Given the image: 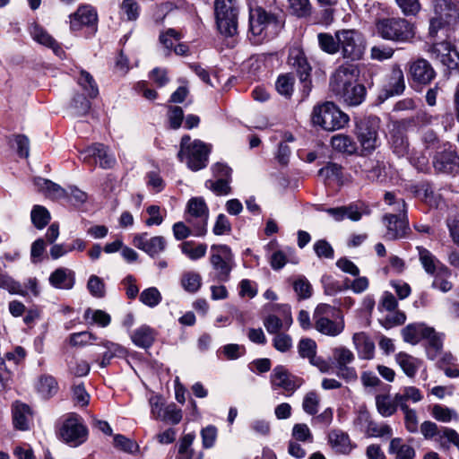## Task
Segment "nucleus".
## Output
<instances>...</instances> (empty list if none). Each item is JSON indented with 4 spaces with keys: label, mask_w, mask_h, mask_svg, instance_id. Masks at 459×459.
Returning <instances> with one entry per match:
<instances>
[{
    "label": "nucleus",
    "mask_w": 459,
    "mask_h": 459,
    "mask_svg": "<svg viewBox=\"0 0 459 459\" xmlns=\"http://www.w3.org/2000/svg\"><path fill=\"white\" fill-rule=\"evenodd\" d=\"M87 289L91 295L97 299H100L105 296V283L99 276H90L87 282Z\"/></svg>",
    "instance_id": "nucleus-59"
},
{
    "label": "nucleus",
    "mask_w": 459,
    "mask_h": 459,
    "mask_svg": "<svg viewBox=\"0 0 459 459\" xmlns=\"http://www.w3.org/2000/svg\"><path fill=\"white\" fill-rule=\"evenodd\" d=\"M432 417L437 421L448 423L452 420H458L459 416L457 412L448 407L441 404H434L431 409Z\"/></svg>",
    "instance_id": "nucleus-46"
},
{
    "label": "nucleus",
    "mask_w": 459,
    "mask_h": 459,
    "mask_svg": "<svg viewBox=\"0 0 459 459\" xmlns=\"http://www.w3.org/2000/svg\"><path fill=\"white\" fill-rule=\"evenodd\" d=\"M275 87L281 95L290 97L294 89V76L291 74L279 75Z\"/></svg>",
    "instance_id": "nucleus-51"
},
{
    "label": "nucleus",
    "mask_w": 459,
    "mask_h": 459,
    "mask_svg": "<svg viewBox=\"0 0 459 459\" xmlns=\"http://www.w3.org/2000/svg\"><path fill=\"white\" fill-rule=\"evenodd\" d=\"M97 336L88 331L74 333L69 335V343L73 347H83L96 341Z\"/></svg>",
    "instance_id": "nucleus-56"
},
{
    "label": "nucleus",
    "mask_w": 459,
    "mask_h": 459,
    "mask_svg": "<svg viewBox=\"0 0 459 459\" xmlns=\"http://www.w3.org/2000/svg\"><path fill=\"white\" fill-rule=\"evenodd\" d=\"M30 218L33 225L39 230L45 228L51 220L49 212L41 205H35L32 208Z\"/></svg>",
    "instance_id": "nucleus-50"
},
{
    "label": "nucleus",
    "mask_w": 459,
    "mask_h": 459,
    "mask_svg": "<svg viewBox=\"0 0 459 459\" xmlns=\"http://www.w3.org/2000/svg\"><path fill=\"white\" fill-rule=\"evenodd\" d=\"M114 446L129 454H135L139 451V446L134 440L127 438L124 435H115L113 438Z\"/></svg>",
    "instance_id": "nucleus-55"
},
{
    "label": "nucleus",
    "mask_w": 459,
    "mask_h": 459,
    "mask_svg": "<svg viewBox=\"0 0 459 459\" xmlns=\"http://www.w3.org/2000/svg\"><path fill=\"white\" fill-rule=\"evenodd\" d=\"M328 442L339 454L347 455L353 448L349 435L341 429H333L328 435Z\"/></svg>",
    "instance_id": "nucleus-26"
},
{
    "label": "nucleus",
    "mask_w": 459,
    "mask_h": 459,
    "mask_svg": "<svg viewBox=\"0 0 459 459\" xmlns=\"http://www.w3.org/2000/svg\"><path fill=\"white\" fill-rule=\"evenodd\" d=\"M395 361L400 366L403 373L410 378L416 376L419 368L422 365L421 359L403 351L398 352L395 355Z\"/></svg>",
    "instance_id": "nucleus-29"
},
{
    "label": "nucleus",
    "mask_w": 459,
    "mask_h": 459,
    "mask_svg": "<svg viewBox=\"0 0 459 459\" xmlns=\"http://www.w3.org/2000/svg\"><path fill=\"white\" fill-rule=\"evenodd\" d=\"M292 437L300 442H313V434L305 423H297L292 428Z\"/></svg>",
    "instance_id": "nucleus-60"
},
{
    "label": "nucleus",
    "mask_w": 459,
    "mask_h": 459,
    "mask_svg": "<svg viewBox=\"0 0 459 459\" xmlns=\"http://www.w3.org/2000/svg\"><path fill=\"white\" fill-rule=\"evenodd\" d=\"M435 441L443 450H449L452 445L459 448V434L453 429L442 428Z\"/></svg>",
    "instance_id": "nucleus-41"
},
{
    "label": "nucleus",
    "mask_w": 459,
    "mask_h": 459,
    "mask_svg": "<svg viewBox=\"0 0 459 459\" xmlns=\"http://www.w3.org/2000/svg\"><path fill=\"white\" fill-rule=\"evenodd\" d=\"M210 152L209 145L201 140H192L189 135H184L181 138L178 158L180 161L186 162L192 171H198L207 166Z\"/></svg>",
    "instance_id": "nucleus-2"
},
{
    "label": "nucleus",
    "mask_w": 459,
    "mask_h": 459,
    "mask_svg": "<svg viewBox=\"0 0 459 459\" xmlns=\"http://www.w3.org/2000/svg\"><path fill=\"white\" fill-rule=\"evenodd\" d=\"M446 225L452 240L459 246V212L450 214L446 220Z\"/></svg>",
    "instance_id": "nucleus-64"
},
{
    "label": "nucleus",
    "mask_w": 459,
    "mask_h": 459,
    "mask_svg": "<svg viewBox=\"0 0 459 459\" xmlns=\"http://www.w3.org/2000/svg\"><path fill=\"white\" fill-rule=\"evenodd\" d=\"M433 166L438 172H456L459 169V157L454 146L450 143H445L442 147V151L435 155Z\"/></svg>",
    "instance_id": "nucleus-16"
},
{
    "label": "nucleus",
    "mask_w": 459,
    "mask_h": 459,
    "mask_svg": "<svg viewBox=\"0 0 459 459\" xmlns=\"http://www.w3.org/2000/svg\"><path fill=\"white\" fill-rule=\"evenodd\" d=\"M375 400L377 410L381 416L391 417L396 412L395 401L389 394H377Z\"/></svg>",
    "instance_id": "nucleus-43"
},
{
    "label": "nucleus",
    "mask_w": 459,
    "mask_h": 459,
    "mask_svg": "<svg viewBox=\"0 0 459 459\" xmlns=\"http://www.w3.org/2000/svg\"><path fill=\"white\" fill-rule=\"evenodd\" d=\"M181 286L186 291L195 293L198 291L202 286V277L196 272H186L181 276Z\"/></svg>",
    "instance_id": "nucleus-45"
},
{
    "label": "nucleus",
    "mask_w": 459,
    "mask_h": 459,
    "mask_svg": "<svg viewBox=\"0 0 459 459\" xmlns=\"http://www.w3.org/2000/svg\"><path fill=\"white\" fill-rule=\"evenodd\" d=\"M160 420L170 422L172 424H178L182 420L181 410L178 409L176 404L170 403L165 406Z\"/></svg>",
    "instance_id": "nucleus-63"
},
{
    "label": "nucleus",
    "mask_w": 459,
    "mask_h": 459,
    "mask_svg": "<svg viewBox=\"0 0 459 459\" xmlns=\"http://www.w3.org/2000/svg\"><path fill=\"white\" fill-rule=\"evenodd\" d=\"M317 39L320 48L325 53L333 55L339 52L340 44L335 35L333 36L329 33H319L317 35Z\"/></svg>",
    "instance_id": "nucleus-49"
},
{
    "label": "nucleus",
    "mask_w": 459,
    "mask_h": 459,
    "mask_svg": "<svg viewBox=\"0 0 459 459\" xmlns=\"http://www.w3.org/2000/svg\"><path fill=\"white\" fill-rule=\"evenodd\" d=\"M200 435L202 437L203 447L209 449L213 447L215 445L218 436V429L213 425H208L201 429Z\"/></svg>",
    "instance_id": "nucleus-58"
},
{
    "label": "nucleus",
    "mask_w": 459,
    "mask_h": 459,
    "mask_svg": "<svg viewBox=\"0 0 459 459\" xmlns=\"http://www.w3.org/2000/svg\"><path fill=\"white\" fill-rule=\"evenodd\" d=\"M349 120V116L333 102H325L316 106L312 112L313 124L326 131L342 129Z\"/></svg>",
    "instance_id": "nucleus-4"
},
{
    "label": "nucleus",
    "mask_w": 459,
    "mask_h": 459,
    "mask_svg": "<svg viewBox=\"0 0 459 459\" xmlns=\"http://www.w3.org/2000/svg\"><path fill=\"white\" fill-rule=\"evenodd\" d=\"M391 147L398 157H403L409 152V143L404 133L400 128H394L391 132Z\"/></svg>",
    "instance_id": "nucleus-35"
},
{
    "label": "nucleus",
    "mask_w": 459,
    "mask_h": 459,
    "mask_svg": "<svg viewBox=\"0 0 459 459\" xmlns=\"http://www.w3.org/2000/svg\"><path fill=\"white\" fill-rule=\"evenodd\" d=\"M30 408L22 403H14L13 405V421L16 429L20 430H27L30 427L31 420Z\"/></svg>",
    "instance_id": "nucleus-28"
},
{
    "label": "nucleus",
    "mask_w": 459,
    "mask_h": 459,
    "mask_svg": "<svg viewBox=\"0 0 459 459\" xmlns=\"http://www.w3.org/2000/svg\"><path fill=\"white\" fill-rule=\"evenodd\" d=\"M429 332V326L422 323L408 325L402 330L403 341L411 344L418 343Z\"/></svg>",
    "instance_id": "nucleus-32"
},
{
    "label": "nucleus",
    "mask_w": 459,
    "mask_h": 459,
    "mask_svg": "<svg viewBox=\"0 0 459 459\" xmlns=\"http://www.w3.org/2000/svg\"><path fill=\"white\" fill-rule=\"evenodd\" d=\"M52 287L60 290H71L75 283L74 273L65 267L56 269L48 278Z\"/></svg>",
    "instance_id": "nucleus-24"
},
{
    "label": "nucleus",
    "mask_w": 459,
    "mask_h": 459,
    "mask_svg": "<svg viewBox=\"0 0 459 459\" xmlns=\"http://www.w3.org/2000/svg\"><path fill=\"white\" fill-rule=\"evenodd\" d=\"M358 420L365 423V434L369 437L391 438L394 434L390 425L372 420L367 412L361 413Z\"/></svg>",
    "instance_id": "nucleus-20"
},
{
    "label": "nucleus",
    "mask_w": 459,
    "mask_h": 459,
    "mask_svg": "<svg viewBox=\"0 0 459 459\" xmlns=\"http://www.w3.org/2000/svg\"><path fill=\"white\" fill-rule=\"evenodd\" d=\"M299 353L302 358H307L309 362L316 366L322 372L328 370V364L321 358L316 357V343L314 340L309 338L300 340Z\"/></svg>",
    "instance_id": "nucleus-22"
},
{
    "label": "nucleus",
    "mask_w": 459,
    "mask_h": 459,
    "mask_svg": "<svg viewBox=\"0 0 459 459\" xmlns=\"http://www.w3.org/2000/svg\"><path fill=\"white\" fill-rule=\"evenodd\" d=\"M331 145L335 151L349 155L355 153L358 149L353 139L343 134L333 135L331 139Z\"/></svg>",
    "instance_id": "nucleus-33"
},
{
    "label": "nucleus",
    "mask_w": 459,
    "mask_h": 459,
    "mask_svg": "<svg viewBox=\"0 0 459 459\" xmlns=\"http://www.w3.org/2000/svg\"><path fill=\"white\" fill-rule=\"evenodd\" d=\"M284 318L280 319L275 315H269L264 320V325L269 333H277L282 328H289L292 324V317L289 307H284Z\"/></svg>",
    "instance_id": "nucleus-30"
},
{
    "label": "nucleus",
    "mask_w": 459,
    "mask_h": 459,
    "mask_svg": "<svg viewBox=\"0 0 459 459\" xmlns=\"http://www.w3.org/2000/svg\"><path fill=\"white\" fill-rule=\"evenodd\" d=\"M83 318L89 325H96L100 327H107L111 322V316L101 309L87 308Z\"/></svg>",
    "instance_id": "nucleus-40"
},
{
    "label": "nucleus",
    "mask_w": 459,
    "mask_h": 459,
    "mask_svg": "<svg viewBox=\"0 0 459 459\" xmlns=\"http://www.w3.org/2000/svg\"><path fill=\"white\" fill-rule=\"evenodd\" d=\"M320 396L315 391L307 393L302 401V409L308 415H316L320 404Z\"/></svg>",
    "instance_id": "nucleus-52"
},
{
    "label": "nucleus",
    "mask_w": 459,
    "mask_h": 459,
    "mask_svg": "<svg viewBox=\"0 0 459 459\" xmlns=\"http://www.w3.org/2000/svg\"><path fill=\"white\" fill-rule=\"evenodd\" d=\"M339 40L341 54L351 61L360 60L366 50V40L361 32L354 29H342L335 31Z\"/></svg>",
    "instance_id": "nucleus-7"
},
{
    "label": "nucleus",
    "mask_w": 459,
    "mask_h": 459,
    "mask_svg": "<svg viewBox=\"0 0 459 459\" xmlns=\"http://www.w3.org/2000/svg\"><path fill=\"white\" fill-rule=\"evenodd\" d=\"M409 73L411 79L420 84L429 83L436 75L433 67L425 59H418L412 62Z\"/></svg>",
    "instance_id": "nucleus-21"
},
{
    "label": "nucleus",
    "mask_w": 459,
    "mask_h": 459,
    "mask_svg": "<svg viewBox=\"0 0 459 459\" xmlns=\"http://www.w3.org/2000/svg\"><path fill=\"white\" fill-rule=\"evenodd\" d=\"M352 341L359 359H371L374 357L375 343L366 333H354Z\"/></svg>",
    "instance_id": "nucleus-25"
},
{
    "label": "nucleus",
    "mask_w": 459,
    "mask_h": 459,
    "mask_svg": "<svg viewBox=\"0 0 459 459\" xmlns=\"http://www.w3.org/2000/svg\"><path fill=\"white\" fill-rule=\"evenodd\" d=\"M38 392L45 398L55 395L58 391V383L53 376L42 375L37 384Z\"/></svg>",
    "instance_id": "nucleus-42"
},
{
    "label": "nucleus",
    "mask_w": 459,
    "mask_h": 459,
    "mask_svg": "<svg viewBox=\"0 0 459 459\" xmlns=\"http://www.w3.org/2000/svg\"><path fill=\"white\" fill-rule=\"evenodd\" d=\"M30 35L35 41L52 48L56 54H58V52L61 51V48L55 39H53L52 36L49 35L42 27L33 25L30 30Z\"/></svg>",
    "instance_id": "nucleus-37"
},
{
    "label": "nucleus",
    "mask_w": 459,
    "mask_h": 459,
    "mask_svg": "<svg viewBox=\"0 0 459 459\" xmlns=\"http://www.w3.org/2000/svg\"><path fill=\"white\" fill-rule=\"evenodd\" d=\"M293 289L299 299H308L312 294V286L308 280L304 276H299L293 282Z\"/></svg>",
    "instance_id": "nucleus-57"
},
{
    "label": "nucleus",
    "mask_w": 459,
    "mask_h": 459,
    "mask_svg": "<svg viewBox=\"0 0 459 459\" xmlns=\"http://www.w3.org/2000/svg\"><path fill=\"white\" fill-rule=\"evenodd\" d=\"M405 89L403 72L399 65H394L387 82L384 86L385 99L400 95Z\"/></svg>",
    "instance_id": "nucleus-23"
},
{
    "label": "nucleus",
    "mask_w": 459,
    "mask_h": 459,
    "mask_svg": "<svg viewBox=\"0 0 459 459\" xmlns=\"http://www.w3.org/2000/svg\"><path fill=\"white\" fill-rule=\"evenodd\" d=\"M82 162L99 165L102 169H111L116 164V158L109 149L102 143H94L80 152Z\"/></svg>",
    "instance_id": "nucleus-14"
},
{
    "label": "nucleus",
    "mask_w": 459,
    "mask_h": 459,
    "mask_svg": "<svg viewBox=\"0 0 459 459\" xmlns=\"http://www.w3.org/2000/svg\"><path fill=\"white\" fill-rule=\"evenodd\" d=\"M388 454L394 456V459H415V449L404 442L401 437L391 438Z\"/></svg>",
    "instance_id": "nucleus-27"
},
{
    "label": "nucleus",
    "mask_w": 459,
    "mask_h": 459,
    "mask_svg": "<svg viewBox=\"0 0 459 459\" xmlns=\"http://www.w3.org/2000/svg\"><path fill=\"white\" fill-rule=\"evenodd\" d=\"M139 299L145 306L154 307L160 303L162 297L157 288L150 287L141 292Z\"/></svg>",
    "instance_id": "nucleus-53"
},
{
    "label": "nucleus",
    "mask_w": 459,
    "mask_h": 459,
    "mask_svg": "<svg viewBox=\"0 0 459 459\" xmlns=\"http://www.w3.org/2000/svg\"><path fill=\"white\" fill-rule=\"evenodd\" d=\"M88 431L82 420L72 415L68 417L60 428V437L71 446H78L87 439Z\"/></svg>",
    "instance_id": "nucleus-13"
},
{
    "label": "nucleus",
    "mask_w": 459,
    "mask_h": 459,
    "mask_svg": "<svg viewBox=\"0 0 459 459\" xmlns=\"http://www.w3.org/2000/svg\"><path fill=\"white\" fill-rule=\"evenodd\" d=\"M78 83L87 94L88 98L94 99L99 94V88L93 77L86 71H82Z\"/></svg>",
    "instance_id": "nucleus-47"
},
{
    "label": "nucleus",
    "mask_w": 459,
    "mask_h": 459,
    "mask_svg": "<svg viewBox=\"0 0 459 459\" xmlns=\"http://www.w3.org/2000/svg\"><path fill=\"white\" fill-rule=\"evenodd\" d=\"M288 62L289 65L295 69L297 75L299 78L303 96H308L311 91V66L309 65L302 49L299 48H290Z\"/></svg>",
    "instance_id": "nucleus-11"
},
{
    "label": "nucleus",
    "mask_w": 459,
    "mask_h": 459,
    "mask_svg": "<svg viewBox=\"0 0 459 459\" xmlns=\"http://www.w3.org/2000/svg\"><path fill=\"white\" fill-rule=\"evenodd\" d=\"M293 249L287 247L282 250L273 252L270 258V264L273 270H281L287 263L297 264L296 257H292Z\"/></svg>",
    "instance_id": "nucleus-38"
},
{
    "label": "nucleus",
    "mask_w": 459,
    "mask_h": 459,
    "mask_svg": "<svg viewBox=\"0 0 459 459\" xmlns=\"http://www.w3.org/2000/svg\"><path fill=\"white\" fill-rule=\"evenodd\" d=\"M278 21L273 14L266 13L261 7L250 10L249 31L250 40L254 44H260L264 39L276 32Z\"/></svg>",
    "instance_id": "nucleus-6"
},
{
    "label": "nucleus",
    "mask_w": 459,
    "mask_h": 459,
    "mask_svg": "<svg viewBox=\"0 0 459 459\" xmlns=\"http://www.w3.org/2000/svg\"><path fill=\"white\" fill-rule=\"evenodd\" d=\"M230 182L231 180L222 178L216 180L209 179L205 182V186L216 195H227L231 193Z\"/></svg>",
    "instance_id": "nucleus-54"
},
{
    "label": "nucleus",
    "mask_w": 459,
    "mask_h": 459,
    "mask_svg": "<svg viewBox=\"0 0 459 459\" xmlns=\"http://www.w3.org/2000/svg\"><path fill=\"white\" fill-rule=\"evenodd\" d=\"M209 210L202 197L191 198L186 205V221L194 228V236L202 237L207 232Z\"/></svg>",
    "instance_id": "nucleus-10"
},
{
    "label": "nucleus",
    "mask_w": 459,
    "mask_h": 459,
    "mask_svg": "<svg viewBox=\"0 0 459 459\" xmlns=\"http://www.w3.org/2000/svg\"><path fill=\"white\" fill-rule=\"evenodd\" d=\"M377 130L376 118H366L356 123L355 134L363 152H371L377 147Z\"/></svg>",
    "instance_id": "nucleus-12"
},
{
    "label": "nucleus",
    "mask_w": 459,
    "mask_h": 459,
    "mask_svg": "<svg viewBox=\"0 0 459 459\" xmlns=\"http://www.w3.org/2000/svg\"><path fill=\"white\" fill-rule=\"evenodd\" d=\"M0 289L7 290L10 294L27 296V291L22 289V284L6 273H0Z\"/></svg>",
    "instance_id": "nucleus-48"
},
{
    "label": "nucleus",
    "mask_w": 459,
    "mask_h": 459,
    "mask_svg": "<svg viewBox=\"0 0 459 459\" xmlns=\"http://www.w3.org/2000/svg\"><path fill=\"white\" fill-rule=\"evenodd\" d=\"M120 9L127 21H135L139 17L140 6L134 0H123Z\"/></svg>",
    "instance_id": "nucleus-62"
},
{
    "label": "nucleus",
    "mask_w": 459,
    "mask_h": 459,
    "mask_svg": "<svg viewBox=\"0 0 459 459\" xmlns=\"http://www.w3.org/2000/svg\"><path fill=\"white\" fill-rule=\"evenodd\" d=\"M314 326L319 333L337 336L344 329L342 316L338 308L328 304H319L313 314Z\"/></svg>",
    "instance_id": "nucleus-3"
},
{
    "label": "nucleus",
    "mask_w": 459,
    "mask_h": 459,
    "mask_svg": "<svg viewBox=\"0 0 459 459\" xmlns=\"http://www.w3.org/2000/svg\"><path fill=\"white\" fill-rule=\"evenodd\" d=\"M180 249L191 260H198L204 257L207 251L206 244L195 245L194 241H185L180 245Z\"/></svg>",
    "instance_id": "nucleus-44"
},
{
    "label": "nucleus",
    "mask_w": 459,
    "mask_h": 459,
    "mask_svg": "<svg viewBox=\"0 0 459 459\" xmlns=\"http://www.w3.org/2000/svg\"><path fill=\"white\" fill-rule=\"evenodd\" d=\"M270 383L273 390L282 389L291 395L303 384V380L292 374L281 366H276L270 376Z\"/></svg>",
    "instance_id": "nucleus-15"
},
{
    "label": "nucleus",
    "mask_w": 459,
    "mask_h": 459,
    "mask_svg": "<svg viewBox=\"0 0 459 459\" xmlns=\"http://www.w3.org/2000/svg\"><path fill=\"white\" fill-rule=\"evenodd\" d=\"M210 263L215 272L218 281L227 282L230 273L235 267L234 255L227 245H212L211 247Z\"/></svg>",
    "instance_id": "nucleus-9"
},
{
    "label": "nucleus",
    "mask_w": 459,
    "mask_h": 459,
    "mask_svg": "<svg viewBox=\"0 0 459 459\" xmlns=\"http://www.w3.org/2000/svg\"><path fill=\"white\" fill-rule=\"evenodd\" d=\"M434 279L431 287L442 292H448L453 288V283L449 281L451 277L450 270L445 265H441L437 272L432 274Z\"/></svg>",
    "instance_id": "nucleus-36"
},
{
    "label": "nucleus",
    "mask_w": 459,
    "mask_h": 459,
    "mask_svg": "<svg viewBox=\"0 0 459 459\" xmlns=\"http://www.w3.org/2000/svg\"><path fill=\"white\" fill-rule=\"evenodd\" d=\"M34 184L39 191L52 199L64 198L68 195L65 188L48 179L38 178L34 180Z\"/></svg>",
    "instance_id": "nucleus-31"
},
{
    "label": "nucleus",
    "mask_w": 459,
    "mask_h": 459,
    "mask_svg": "<svg viewBox=\"0 0 459 459\" xmlns=\"http://www.w3.org/2000/svg\"><path fill=\"white\" fill-rule=\"evenodd\" d=\"M384 222L386 227L385 238L388 240L405 238L410 230L408 218L389 213L384 216Z\"/></svg>",
    "instance_id": "nucleus-18"
},
{
    "label": "nucleus",
    "mask_w": 459,
    "mask_h": 459,
    "mask_svg": "<svg viewBox=\"0 0 459 459\" xmlns=\"http://www.w3.org/2000/svg\"><path fill=\"white\" fill-rule=\"evenodd\" d=\"M69 18L73 30H78L82 26H96L98 22L97 11L88 4L81 5Z\"/></svg>",
    "instance_id": "nucleus-19"
},
{
    "label": "nucleus",
    "mask_w": 459,
    "mask_h": 459,
    "mask_svg": "<svg viewBox=\"0 0 459 459\" xmlns=\"http://www.w3.org/2000/svg\"><path fill=\"white\" fill-rule=\"evenodd\" d=\"M420 262L424 268L425 272L429 274H434L437 272L438 268L442 265L436 256L428 249L418 247Z\"/></svg>",
    "instance_id": "nucleus-39"
},
{
    "label": "nucleus",
    "mask_w": 459,
    "mask_h": 459,
    "mask_svg": "<svg viewBox=\"0 0 459 459\" xmlns=\"http://www.w3.org/2000/svg\"><path fill=\"white\" fill-rule=\"evenodd\" d=\"M357 75L358 68L354 65H343L336 69L330 79L331 91L349 106L361 104L366 96V88L351 82Z\"/></svg>",
    "instance_id": "nucleus-1"
},
{
    "label": "nucleus",
    "mask_w": 459,
    "mask_h": 459,
    "mask_svg": "<svg viewBox=\"0 0 459 459\" xmlns=\"http://www.w3.org/2000/svg\"><path fill=\"white\" fill-rule=\"evenodd\" d=\"M133 243L134 247L141 249L151 257H157L166 250L167 240L162 236L148 238L146 232L134 236Z\"/></svg>",
    "instance_id": "nucleus-17"
},
{
    "label": "nucleus",
    "mask_w": 459,
    "mask_h": 459,
    "mask_svg": "<svg viewBox=\"0 0 459 459\" xmlns=\"http://www.w3.org/2000/svg\"><path fill=\"white\" fill-rule=\"evenodd\" d=\"M333 356L337 367H342L352 363L354 354L345 347H337L333 351Z\"/></svg>",
    "instance_id": "nucleus-61"
},
{
    "label": "nucleus",
    "mask_w": 459,
    "mask_h": 459,
    "mask_svg": "<svg viewBox=\"0 0 459 459\" xmlns=\"http://www.w3.org/2000/svg\"><path fill=\"white\" fill-rule=\"evenodd\" d=\"M131 339L136 346L146 349L152 345L155 333L150 326L142 325L133 333Z\"/></svg>",
    "instance_id": "nucleus-34"
},
{
    "label": "nucleus",
    "mask_w": 459,
    "mask_h": 459,
    "mask_svg": "<svg viewBox=\"0 0 459 459\" xmlns=\"http://www.w3.org/2000/svg\"><path fill=\"white\" fill-rule=\"evenodd\" d=\"M216 24L220 33L233 37L238 32V9L233 0H215Z\"/></svg>",
    "instance_id": "nucleus-8"
},
{
    "label": "nucleus",
    "mask_w": 459,
    "mask_h": 459,
    "mask_svg": "<svg viewBox=\"0 0 459 459\" xmlns=\"http://www.w3.org/2000/svg\"><path fill=\"white\" fill-rule=\"evenodd\" d=\"M377 33L384 39L407 42L414 37V28L403 18H383L376 22Z\"/></svg>",
    "instance_id": "nucleus-5"
}]
</instances>
